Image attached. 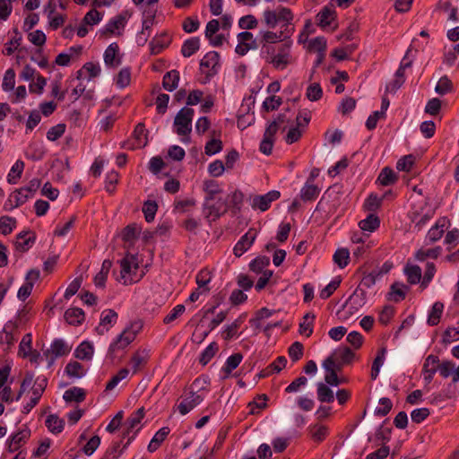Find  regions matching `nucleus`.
I'll list each match as a JSON object with an SVG mask.
<instances>
[{
    "instance_id": "10",
    "label": "nucleus",
    "mask_w": 459,
    "mask_h": 459,
    "mask_svg": "<svg viewBox=\"0 0 459 459\" xmlns=\"http://www.w3.org/2000/svg\"><path fill=\"white\" fill-rule=\"evenodd\" d=\"M280 197L281 193L278 190H271L264 195H257L253 199L252 208L265 212L269 210L272 203L278 200Z\"/></svg>"
},
{
    "instance_id": "63",
    "label": "nucleus",
    "mask_w": 459,
    "mask_h": 459,
    "mask_svg": "<svg viewBox=\"0 0 459 459\" xmlns=\"http://www.w3.org/2000/svg\"><path fill=\"white\" fill-rule=\"evenodd\" d=\"M118 318V314L114 309H105L100 316V325L113 326Z\"/></svg>"
},
{
    "instance_id": "25",
    "label": "nucleus",
    "mask_w": 459,
    "mask_h": 459,
    "mask_svg": "<svg viewBox=\"0 0 459 459\" xmlns=\"http://www.w3.org/2000/svg\"><path fill=\"white\" fill-rule=\"evenodd\" d=\"M148 135L149 131L143 122L138 123L132 133V137L134 139L139 148H144L148 144Z\"/></svg>"
},
{
    "instance_id": "18",
    "label": "nucleus",
    "mask_w": 459,
    "mask_h": 459,
    "mask_svg": "<svg viewBox=\"0 0 459 459\" xmlns=\"http://www.w3.org/2000/svg\"><path fill=\"white\" fill-rule=\"evenodd\" d=\"M409 290V286L400 281H394L390 286V292L388 293L387 299L398 303L403 300L406 297V292Z\"/></svg>"
},
{
    "instance_id": "17",
    "label": "nucleus",
    "mask_w": 459,
    "mask_h": 459,
    "mask_svg": "<svg viewBox=\"0 0 459 459\" xmlns=\"http://www.w3.org/2000/svg\"><path fill=\"white\" fill-rule=\"evenodd\" d=\"M64 318L68 325L77 326L84 322L85 313L80 307H70L65 310Z\"/></svg>"
},
{
    "instance_id": "45",
    "label": "nucleus",
    "mask_w": 459,
    "mask_h": 459,
    "mask_svg": "<svg viewBox=\"0 0 459 459\" xmlns=\"http://www.w3.org/2000/svg\"><path fill=\"white\" fill-rule=\"evenodd\" d=\"M336 11L334 9L329 8L328 6H325L317 14V17L319 19V22L317 25L321 28H325L331 24V21L329 20L330 17L332 19L336 18Z\"/></svg>"
},
{
    "instance_id": "59",
    "label": "nucleus",
    "mask_w": 459,
    "mask_h": 459,
    "mask_svg": "<svg viewBox=\"0 0 459 459\" xmlns=\"http://www.w3.org/2000/svg\"><path fill=\"white\" fill-rule=\"evenodd\" d=\"M383 198L378 197L376 193H370L364 202L363 207L368 212H376L382 204Z\"/></svg>"
},
{
    "instance_id": "44",
    "label": "nucleus",
    "mask_w": 459,
    "mask_h": 459,
    "mask_svg": "<svg viewBox=\"0 0 459 459\" xmlns=\"http://www.w3.org/2000/svg\"><path fill=\"white\" fill-rule=\"evenodd\" d=\"M25 163L22 160H16L7 175V182L12 185L16 184L22 175Z\"/></svg>"
},
{
    "instance_id": "1",
    "label": "nucleus",
    "mask_w": 459,
    "mask_h": 459,
    "mask_svg": "<svg viewBox=\"0 0 459 459\" xmlns=\"http://www.w3.org/2000/svg\"><path fill=\"white\" fill-rule=\"evenodd\" d=\"M291 45L292 40L282 43L278 48L271 44H262L260 57L264 59L266 63L273 65L275 69L283 70L290 63Z\"/></svg>"
},
{
    "instance_id": "36",
    "label": "nucleus",
    "mask_w": 459,
    "mask_h": 459,
    "mask_svg": "<svg viewBox=\"0 0 459 459\" xmlns=\"http://www.w3.org/2000/svg\"><path fill=\"white\" fill-rule=\"evenodd\" d=\"M316 319V315L313 312H307L303 316V322L299 323V332L300 334H304L307 337H309L314 331V321Z\"/></svg>"
},
{
    "instance_id": "14",
    "label": "nucleus",
    "mask_w": 459,
    "mask_h": 459,
    "mask_svg": "<svg viewBox=\"0 0 459 459\" xmlns=\"http://www.w3.org/2000/svg\"><path fill=\"white\" fill-rule=\"evenodd\" d=\"M171 41L172 39L169 36L167 31L157 35L149 43L151 55L156 56L160 54L165 48H169Z\"/></svg>"
},
{
    "instance_id": "13",
    "label": "nucleus",
    "mask_w": 459,
    "mask_h": 459,
    "mask_svg": "<svg viewBox=\"0 0 459 459\" xmlns=\"http://www.w3.org/2000/svg\"><path fill=\"white\" fill-rule=\"evenodd\" d=\"M244 198L245 195L239 189H236L228 195V198L226 200L228 203L227 207L228 212H230L231 217H236L241 212Z\"/></svg>"
},
{
    "instance_id": "9",
    "label": "nucleus",
    "mask_w": 459,
    "mask_h": 459,
    "mask_svg": "<svg viewBox=\"0 0 459 459\" xmlns=\"http://www.w3.org/2000/svg\"><path fill=\"white\" fill-rule=\"evenodd\" d=\"M37 235L30 230H22L16 235V240L13 245L17 251L21 253L28 252L35 244Z\"/></svg>"
},
{
    "instance_id": "23",
    "label": "nucleus",
    "mask_w": 459,
    "mask_h": 459,
    "mask_svg": "<svg viewBox=\"0 0 459 459\" xmlns=\"http://www.w3.org/2000/svg\"><path fill=\"white\" fill-rule=\"evenodd\" d=\"M307 430L312 440L316 443H322L329 435V429L325 425L311 424Z\"/></svg>"
},
{
    "instance_id": "11",
    "label": "nucleus",
    "mask_w": 459,
    "mask_h": 459,
    "mask_svg": "<svg viewBox=\"0 0 459 459\" xmlns=\"http://www.w3.org/2000/svg\"><path fill=\"white\" fill-rule=\"evenodd\" d=\"M105 65L110 68H116L122 63V55L117 42L108 45L103 54Z\"/></svg>"
},
{
    "instance_id": "29",
    "label": "nucleus",
    "mask_w": 459,
    "mask_h": 459,
    "mask_svg": "<svg viewBox=\"0 0 459 459\" xmlns=\"http://www.w3.org/2000/svg\"><path fill=\"white\" fill-rule=\"evenodd\" d=\"M45 425L52 434L57 435L64 430L65 422L56 414H49L45 420Z\"/></svg>"
},
{
    "instance_id": "37",
    "label": "nucleus",
    "mask_w": 459,
    "mask_h": 459,
    "mask_svg": "<svg viewBox=\"0 0 459 459\" xmlns=\"http://www.w3.org/2000/svg\"><path fill=\"white\" fill-rule=\"evenodd\" d=\"M118 263L121 267L120 277H121V279H124L123 284L127 285L128 283L131 284L133 282H137L143 277L144 273H143L136 281H134L133 278H131L130 281H128L126 279V274L134 275L131 262L127 258H122L121 260L118 261Z\"/></svg>"
},
{
    "instance_id": "34",
    "label": "nucleus",
    "mask_w": 459,
    "mask_h": 459,
    "mask_svg": "<svg viewBox=\"0 0 459 459\" xmlns=\"http://www.w3.org/2000/svg\"><path fill=\"white\" fill-rule=\"evenodd\" d=\"M380 222V219L377 214L369 213L364 220L359 222V227L364 231L374 232L379 228Z\"/></svg>"
},
{
    "instance_id": "41",
    "label": "nucleus",
    "mask_w": 459,
    "mask_h": 459,
    "mask_svg": "<svg viewBox=\"0 0 459 459\" xmlns=\"http://www.w3.org/2000/svg\"><path fill=\"white\" fill-rule=\"evenodd\" d=\"M403 273L407 276V281L411 285L419 283L422 278L421 268L419 265L407 264Z\"/></svg>"
},
{
    "instance_id": "47",
    "label": "nucleus",
    "mask_w": 459,
    "mask_h": 459,
    "mask_svg": "<svg viewBox=\"0 0 459 459\" xmlns=\"http://www.w3.org/2000/svg\"><path fill=\"white\" fill-rule=\"evenodd\" d=\"M65 373L70 377L82 378L85 375V370L80 362L70 361L65 368Z\"/></svg>"
},
{
    "instance_id": "6",
    "label": "nucleus",
    "mask_w": 459,
    "mask_h": 459,
    "mask_svg": "<svg viewBox=\"0 0 459 459\" xmlns=\"http://www.w3.org/2000/svg\"><path fill=\"white\" fill-rule=\"evenodd\" d=\"M211 202L204 200L203 209L204 212L207 211L205 217H212V221H215L228 212V203L221 197L218 198L216 203L212 204Z\"/></svg>"
},
{
    "instance_id": "4",
    "label": "nucleus",
    "mask_w": 459,
    "mask_h": 459,
    "mask_svg": "<svg viewBox=\"0 0 459 459\" xmlns=\"http://www.w3.org/2000/svg\"><path fill=\"white\" fill-rule=\"evenodd\" d=\"M221 56L220 53L212 50L204 55V56L200 61V69L208 68L209 70L205 73V76L204 80L201 81L202 84L208 83L212 78L218 74L221 64H220Z\"/></svg>"
},
{
    "instance_id": "35",
    "label": "nucleus",
    "mask_w": 459,
    "mask_h": 459,
    "mask_svg": "<svg viewBox=\"0 0 459 459\" xmlns=\"http://www.w3.org/2000/svg\"><path fill=\"white\" fill-rule=\"evenodd\" d=\"M317 399L321 403H331L334 401L333 391L331 387L325 383L319 382L316 384Z\"/></svg>"
},
{
    "instance_id": "15",
    "label": "nucleus",
    "mask_w": 459,
    "mask_h": 459,
    "mask_svg": "<svg viewBox=\"0 0 459 459\" xmlns=\"http://www.w3.org/2000/svg\"><path fill=\"white\" fill-rule=\"evenodd\" d=\"M276 312L277 310L266 307H263L255 312L254 316L249 319V325L254 329L255 334H257L262 329V321L271 317Z\"/></svg>"
},
{
    "instance_id": "33",
    "label": "nucleus",
    "mask_w": 459,
    "mask_h": 459,
    "mask_svg": "<svg viewBox=\"0 0 459 459\" xmlns=\"http://www.w3.org/2000/svg\"><path fill=\"white\" fill-rule=\"evenodd\" d=\"M149 359L148 351L146 350L143 351H136L131 357L130 362L133 367V374H136L141 367H143L147 364Z\"/></svg>"
},
{
    "instance_id": "12",
    "label": "nucleus",
    "mask_w": 459,
    "mask_h": 459,
    "mask_svg": "<svg viewBox=\"0 0 459 459\" xmlns=\"http://www.w3.org/2000/svg\"><path fill=\"white\" fill-rule=\"evenodd\" d=\"M438 362L439 358L437 355L429 354L425 358L421 370L425 385H428L432 382L434 376L437 372L436 364Z\"/></svg>"
},
{
    "instance_id": "16",
    "label": "nucleus",
    "mask_w": 459,
    "mask_h": 459,
    "mask_svg": "<svg viewBox=\"0 0 459 459\" xmlns=\"http://www.w3.org/2000/svg\"><path fill=\"white\" fill-rule=\"evenodd\" d=\"M287 364V359L284 356H278L265 368L262 369L257 375L258 379L269 377L273 373H280Z\"/></svg>"
},
{
    "instance_id": "52",
    "label": "nucleus",
    "mask_w": 459,
    "mask_h": 459,
    "mask_svg": "<svg viewBox=\"0 0 459 459\" xmlns=\"http://www.w3.org/2000/svg\"><path fill=\"white\" fill-rule=\"evenodd\" d=\"M47 150L43 145L33 144L29 146L26 157L30 160L39 161L44 159Z\"/></svg>"
},
{
    "instance_id": "62",
    "label": "nucleus",
    "mask_w": 459,
    "mask_h": 459,
    "mask_svg": "<svg viewBox=\"0 0 459 459\" xmlns=\"http://www.w3.org/2000/svg\"><path fill=\"white\" fill-rule=\"evenodd\" d=\"M281 104H282V99L281 97L272 95V96L267 97L264 100V102L262 104V109L265 112L277 110Z\"/></svg>"
},
{
    "instance_id": "50",
    "label": "nucleus",
    "mask_w": 459,
    "mask_h": 459,
    "mask_svg": "<svg viewBox=\"0 0 459 459\" xmlns=\"http://www.w3.org/2000/svg\"><path fill=\"white\" fill-rule=\"evenodd\" d=\"M270 264V258L266 255H258L253 259L248 266L249 270L255 273H261L264 267Z\"/></svg>"
},
{
    "instance_id": "19",
    "label": "nucleus",
    "mask_w": 459,
    "mask_h": 459,
    "mask_svg": "<svg viewBox=\"0 0 459 459\" xmlns=\"http://www.w3.org/2000/svg\"><path fill=\"white\" fill-rule=\"evenodd\" d=\"M243 359V355L240 352L233 353L226 359L224 366L221 368V372L224 373L221 377L222 380L228 378L232 371L236 369Z\"/></svg>"
},
{
    "instance_id": "38",
    "label": "nucleus",
    "mask_w": 459,
    "mask_h": 459,
    "mask_svg": "<svg viewBox=\"0 0 459 459\" xmlns=\"http://www.w3.org/2000/svg\"><path fill=\"white\" fill-rule=\"evenodd\" d=\"M204 191L206 193L204 200L214 201L215 195L222 192L219 183L214 179H206L204 182Z\"/></svg>"
},
{
    "instance_id": "57",
    "label": "nucleus",
    "mask_w": 459,
    "mask_h": 459,
    "mask_svg": "<svg viewBox=\"0 0 459 459\" xmlns=\"http://www.w3.org/2000/svg\"><path fill=\"white\" fill-rule=\"evenodd\" d=\"M337 353V351H334L333 352L332 355H330L329 357H327L324 361H323V368L326 371V372H340L342 370V368H343V364H342V362L339 360V361H335V359H333V355Z\"/></svg>"
},
{
    "instance_id": "5",
    "label": "nucleus",
    "mask_w": 459,
    "mask_h": 459,
    "mask_svg": "<svg viewBox=\"0 0 459 459\" xmlns=\"http://www.w3.org/2000/svg\"><path fill=\"white\" fill-rule=\"evenodd\" d=\"M70 351L71 347H69L63 339H55L51 343V349L43 352V355L48 359V367L50 368L56 358L67 355Z\"/></svg>"
},
{
    "instance_id": "49",
    "label": "nucleus",
    "mask_w": 459,
    "mask_h": 459,
    "mask_svg": "<svg viewBox=\"0 0 459 459\" xmlns=\"http://www.w3.org/2000/svg\"><path fill=\"white\" fill-rule=\"evenodd\" d=\"M333 260L339 268H345L350 262L349 249L344 247L338 248L333 254Z\"/></svg>"
},
{
    "instance_id": "46",
    "label": "nucleus",
    "mask_w": 459,
    "mask_h": 459,
    "mask_svg": "<svg viewBox=\"0 0 459 459\" xmlns=\"http://www.w3.org/2000/svg\"><path fill=\"white\" fill-rule=\"evenodd\" d=\"M158 208V204L154 200H146L143 203L142 211L144 214V219L148 223H151L154 221Z\"/></svg>"
},
{
    "instance_id": "32",
    "label": "nucleus",
    "mask_w": 459,
    "mask_h": 459,
    "mask_svg": "<svg viewBox=\"0 0 459 459\" xmlns=\"http://www.w3.org/2000/svg\"><path fill=\"white\" fill-rule=\"evenodd\" d=\"M86 395L87 393L83 388L74 386L65 392L63 399L66 403H82L85 400Z\"/></svg>"
},
{
    "instance_id": "55",
    "label": "nucleus",
    "mask_w": 459,
    "mask_h": 459,
    "mask_svg": "<svg viewBox=\"0 0 459 459\" xmlns=\"http://www.w3.org/2000/svg\"><path fill=\"white\" fill-rule=\"evenodd\" d=\"M437 368V371L439 372V375L444 377L447 378L450 376H454L455 371V363L453 360L449 359H444L442 361L439 360L438 363L436 364Z\"/></svg>"
},
{
    "instance_id": "64",
    "label": "nucleus",
    "mask_w": 459,
    "mask_h": 459,
    "mask_svg": "<svg viewBox=\"0 0 459 459\" xmlns=\"http://www.w3.org/2000/svg\"><path fill=\"white\" fill-rule=\"evenodd\" d=\"M119 173L116 170H111L106 175L105 178V190L112 195L116 190V185L118 183Z\"/></svg>"
},
{
    "instance_id": "43",
    "label": "nucleus",
    "mask_w": 459,
    "mask_h": 459,
    "mask_svg": "<svg viewBox=\"0 0 459 459\" xmlns=\"http://www.w3.org/2000/svg\"><path fill=\"white\" fill-rule=\"evenodd\" d=\"M219 351L216 342H211L200 354L198 361L202 366H206Z\"/></svg>"
},
{
    "instance_id": "24",
    "label": "nucleus",
    "mask_w": 459,
    "mask_h": 459,
    "mask_svg": "<svg viewBox=\"0 0 459 459\" xmlns=\"http://www.w3.org/2000/svg\"><path fill=\"white\" fill-rule=\"evenodd\" d=\"M142 233V227L138 226L137 223H130L126 225L120 233V238L123 242H130L132 240H137Z\"/></svg>"
},
{
    "instance_id": "21",
    "label": "nucleus",
    "mask_w": 459,
    "mask_h": 459,
    "mask_svg": "<svg viewBox=\"0 0 459 459\" xmlns=\"http://www.w3.org/2000/svg\"><path fill=\"white\" fill-rule=\"evenodd\" d=\"M247 313L244 312L240 314L230 325L225 326L221 336L225 341L231 340L236 334L238 329L241 326V325L247 319Z\"/></svg>"
},
{
    "instance_id": "51",
    "label": "nucleus",
    "mask_w": 459,
    "mask_h": 459,
    "mask_svg": "<svg viewBox=\"0 0 459 459\" xmlns=\"http://www.w3.org/2000/svg\"><path fill=\"white\" fill-rule=\"evenodd\" d=\"M143 27L141 30V34L150 33L152 27L154 23L156 17V10H152V8L145 9L143 12Z\"/></svg>"
},
{
    "instance_id": "58",
    "label": "nucleus",
    "mask_w": 459,
    "mask_h": 459,
    "mask_svg": "<svg viewBox=\"0 0 459 459\" xmlns=\"http://www.w3.org/2000/svg\"><path fill=\"white\" fill-rule=\"evenodd\" d=\"M212 280L211 273L207 269H202L195 276V281L198 288H203V292L210 291V288L207 286Z\"/></svg>"
},
{
    "instance_id": "30",
    "label": "nucleus",
    "mask_w": 459,
    "mask_h": 459,
    "mask_svg": "<svg viewBox=\"0 0 459 459\" xmlns=\"http://www.w3.org/2000/svg\"><path fill=\"white\" fill-rule=\"evenodd\" d=\"M320 194V188L309 182H306L300 190L299 196L304 202L316 200Z\"/></svg>"
},
{
    "instance_id": "28",
    "label": "nucleus",
    "mask_w": 459,
    "mask_h": 459,
    "mask_svg": "<svg viewBox=\"0 0 459 459\" xmlns=\"http://www.w3.org/2000/svg\"><path fill=\"white\" fill-rule=\"evenodd\" d=\"M387 424H389L388 418L383 420L375 433L376 440L381 441L382 445H386L391 440L393 429L391 426H386Z\"/></svg>"
},
{
    "instance_id": "42",
    "label": "nucleus",
    "mask_w": 459,
    "mask_h": 459,
    "mask_svg": "<svg viewBox=\"0 0 459 459\" xmlns=\"http://www.w3.org/2000/svg\"><path fill=\"white\" fill-rule=\"evenodd\" d=\"M442 252V247L440 246H437L433 248H429L427 250H424L423 248L418 249L415 254L414 257L416 260L420 262L425 261L427 258H432L437 259Z\"/></svg>"
},
{
    "instance_id": "56",
    "label": "nucleus",
    "mask_w": 459,
    "mask_h": 459,
    "mask_svg": "<svg viewBox=\"0 0 459 459\" xmlns=\"http://www.w3.org/2000/svg\"><path fill=\"white\" fill-rule=\"evenodd\" d=\"M342 282L341 276L334 277L324 289L321 290L319 296L322 299H327L340 287Z\"/></svg>"
},
{
    "instance_id": "2",
    "label": "nucleus",
    "mask_w": 459,
    "mask_h": 459,
    "mask_svg": "<svg viewBox=\"0 0 459 459\" xmlns=\"http://www.w3.org/2000/svg\"><path fill=\"white\" fill-rule=\"evenodd\" d=\"M41 180L39 178H32L29 185L19 189H16L14 193L17 195H11L4 204V210L10 212L16 207L22 205L29 198L32 196L34 193L39 188Z\"/></svg>"
},
{
    "instance_id": "31",
    "label": "nucleus",
    "mask_w": 459,
    "mask_h": 459,
    "mask_svg": "<svg viewBox=\"0 0 459 459\" xmlns=\"http://www.w3.org/2000/svg\"><path fill=\"white\" fill-rule=\"evenodd\" d=\"M200 48L199 37H192L186 39L181 46V54L184 57H190Z\"/></svg>"
},
{
    "instance_id": "8",
    "label": "nucleus",
    "mask_w": 459,
    "mask_h": 459,
    "mask_svg": "<svg viewBox=\"0 0 459 459\" xmlns=\"http://www.w3.org/2000/svg\"><path fill=\"white\" fill-rule=\"evenodd\" d=\"M349 302H351L349 314L351 316L366 304V290L360 288V286H358L349 299L342 304V309H344Z\"/></svg>"
},
{
    "instance_id": "26",
    "label": "nucleus",
    "mask_w": 459,
    "mask_h": 459,
    "mask_svg": "<svg viewBox=\"0 0 459 459\" xmlns=\"http://www.w3.org/2000/svg\"><path fill=\"white\" fill-rule=\"evenodd\" d=\"M180 79L179 72L176 69L167 72L162 79V87L168 91H173L178 88Z\"/></svg>"
},
{
    "instance_id": "3",
    "label": "nucleus",
    "mask_w": 459,
    "mask_h": 459,
    "mask_svg": "<svg viewBox=\"0 0 459 459\" xmlns=\"http://www.w3.org/2000/svg\"><path fill=\"white\" fill-rule=\"evenodd\" d=\"M195 110L189 107L182 108L174 118L175 132L180 136H187L192 131Z\"/></svg>"
},
{
    "instance_id": "20",
    "label": "nucleus",
    "mask_w": 459,
    "mask_h": 459,
    "mask_svg": "<svg viewBox=\"0 0 459 459\" xmlns=\"http://www.w3.org/2000/svg\"><path fill=\"white\" fill-rule=\"evenodd\" d=\"M94 354V346L89 341L82 342L74 350V356L81 360H91Z\"/></svg>"
},
{
    "instance_id": "61",
    "label": "nucleus",
    "mask_w": 459,
    "mask_h": 459,
    "mask_svg": "<svg viewBox=\"0 0 459 459\" xmlns=\"http://www.w3.org/2000/svg\"><path fill=\"white\" fill-rule=\"evenodd\" d=\"M122 440L112 442L100 459H118L123 454V449H119Z\"/></svg>"
},
{
    "instance_id": "27",
    "label": "nucleus",
    "mask_w": 459,
    "mask_h": 459,
    "mask_svg": "<svg viewBox=\"0 0 459 459\" xmlns=\"http://www.w3.org/2000/svg\"><path fill=\"white\" fill-rule=\"evenodd\" d=\"M398 180V175L390 167H385L379 173L377 183L383 186L394 185Z\"/></svg>"
},
{
    "instance_id": "40",
    "label": "nucleus",
    "mask_w": 459,
    "mask_h": 459,
    "mask_svg": "<svg viewBox=\"0 0 459 459\" xmlns=\"http://www.w3.org/2000/svg\"><path fill=\"white\" fill-rule=\"evenodd\" d=\"M444 310V304L440 301H436L431 310L429 313L427 323L429 326L437 325L440 322V318Z\"/></svg>"
},
{
    "instance_id": "48",
    "label": "nucleus",
    "mask_w": 459,
    "mask_h": 459,
    "mask_svg": "<svg viewBox=\"0 0 459 459\" xmlns=\"http://www.w3.org/2000/svg\"><path fill=\"white\" fill-rule=\"evenodd\" d=\"M255 105V97L250 95L243 100V102L238 111V127L243 123L244 117L248 114Z\"/></svg>"
},
{
    "instance_id": "39",
    "label": "nucleus",
    "mask_w": 459,
    "mask_h": 459,
    "mask_svg": "<svg viewBox=\"0 0 459 459\" xmlns=\"http://www.w3.org/2000/svg\"><path fill=\"white\" fill-rule=\"evenodd\" d=\"M125 333H121L120 334H118L117 338L109 344L107 352V359H109L111 362H113L116 358L115 351L117 350H124L129 345L126 343V340L122 337L123 335H125Z\"/></svg>"
},
{
    "instance_id": "54",
    "label": "nucleus",
    "mask_w": 459,
    "mask_h": 459,
    "mask_svg": "<svg viewBox=\"0 0 459 459\" xmlns=\"http://www.w3.org/2000/svg\"><path fill=\"white\" fill-rule=\"evenodd\" d=\"M47 386L48 378L45 376L37 377V378L34 380V385L31 387L32 397H37L38 400H40Z\"/></svg>"
},
{
    "instance_id": "22",
    "label": "nucleus",
    "mask_w": 459,
    "mask_h": 459,
    "mask_svg": "<svg viewBox=\"0 0 459 459\" xmlns=\"http://www.w3.org/2000/svg\"><path fill=\"white\" fill-rule=\"evenodd\" d=\"M169 433L170 429L169 427H162L160 429L151 439L147 446L148 452L154 453L157 451Z\"/></svg>"
},
{
    "instance_id": "7",
    "label": "nucleus",
    "mask_w": 459,
    "mask_h": 459,
    "mask_svg": "<svg viewBox=\"0 0 459 459\" xmlns=\"http://www.w3.org/2000/svg\"><path fill=\"white\" fill-rule=\"evenodd\" d=\"M256 238V230L250 228L235 244L233 254L236 257L243 255L254 244Z\"/></svg>"
},
{
    "instance_id": "53",
    "label": "nucleus",
    "mask_w": 459,
    "mask_h": 459,
    "mask_svg": "<svg viewBox=\"0 0 459 459\" xmlns=\"http://www.w3.org/2000/svg\"><path fill=\"white\" fill-rule=\"evenodd\" d=\"M116 85L119 89H124L130 84L131 82V67H123L115 78Z\"/></svg>"
},
{
    "instance_id": "60",
    "label": "nucleus",
    "mask_w": 459,
    "mask_h": 459,
    "mask_svg": "<svg viewBox=\"0 0 459 459\" xmlns=\"http://www.w3.org/2000/svg\"><path fill=\"white\" fill-rule=\"evenodd\" d=\"M223 149V143L221 139L211 138L204 146V152L208 156L215 155Z\"/></svg>"
}]
</instances>
